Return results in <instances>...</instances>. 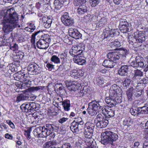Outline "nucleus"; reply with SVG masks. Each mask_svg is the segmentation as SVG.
Listing matches in <instances>:
<instances>
[{
	"instance_id": "nucleus-8",
	"label": "nucleus",
	"mask_w": 148,
	"mask_h": 148,
	"mask_svg": "<svg viewBox=\"0 0 148 148\" xmlns=\"http://www.w3.org/2000/svg\"><path fill=\"white\" fill-rule=\"evenodd\" d=\"M119 35V33L117 29H111L110 31H104L103 35L105 40L110 41L113 39V37Z\"/></svg>"
},
{
	"instance_id": "nucleus-38",
	"label": "nucleus",
	"mask_w": 148,
	"mask_h": 148,
	"mask_svg": "<svg viewBox=\"0 0 148 148\" xmlns=\"http://www.w3.org/2000/svg\"><path fill=\"white\" fill-rule=\"evenodd\" d=\"M147 84H148V77H145L139 81L136 87V88H138L139 86H140V85L141 84L143 86H145V85Z\"/></svg>"
},
{
	"instance_id": "nucleus-61",
	"label": "nucleus",
	"mask_w": 148,
	"mask_h": 148,
	"mask_svg": "<svg viewBox=\"0 0 148 148\" xmlns=\"http://www.w3.org/2000/svg\"><path fill=\"white\" fill-rule=\"evenodd\" d=\"M71 145L69 143H65L63 144L62 147V148H71Z\"/></svg>"
},
{
	"instance_id": "nucleus-43",
	"label": "nucleus",
	"mask_w": 148,
	"mask_h": 148,
	"mask_svg": "<svg viewBox=\"0 0 148 148\" xmlns=\"http://www.w3.org/2000/svg\"><path fill=\"white\" fill-rule=\"evenodd\" d=\"M57 144L56 142L55 141H51L46 143L45 145V147L47 148L53 145H55Z\"/></svg>"
},
{
	"instance_id": "nucleus-51",
	"label": "nucleus",
	"mask_w": 148,
	"mask_h": 148,
	"mask_svg": "<svg viewBox=\"0 0 148 148\" xmlns=\"http://www.w3.org/2000/svg\"><path fill=\"white\" fill-rule=\"evenodd\" d=\"M87 111L88 113L91 115L92 114V102L88 104V107L87 109Z\"/></svg>"
},
{
	"instance_id": "nucleus-13",
	"label": "nucleus",
	"mask_w": 148,
	"mask_h": 148,
	"mask_svg": "<svg viewBox=\"0 0 148 148\" xmlns=\"http://www.w3.org/2000/svg\"><path fill=\"white\" fill-rule=\"evenodd\" d=\"M130 66L127 64H121V66L118 71V74L121 76H124L127 75L129 71Z\"/></svg>"
},
{
	"instance_id": "nucleus-27",
	"label": "nucleus",
	"mask_w": 148,
	"mask_h": 148,
	"mask_svg": "<svg viewBox=\"0 0 148 148\" xmlns=\"http://www.w3.org/2000/svg\"><path fill=\"white\" fill-rule=\"evenodd\" d=\"M131 40H130L129 41H132V42H134L135 43H138V45H137L138 47L141 46L142 43L145 41V39H140L137 38L133 37L131 38Z\"/></svg>"
},
{
	"instance_id": "nucleus-17",
	"label": "nucleus",
	"mask_w": 148,
	"mask_h": 148,
	"mask_svg": "<svg viewBox=\"0 0 148 148\" xmlns=\"http://www.w3.org/2000/svg\"><path fill=\"white\" fill-rule=\"evenodd\" d=\"M120 54L114 51L109 52L107 54L108 58L114 62L119 59L120 57Z\"/></svg>"
},
{
	"instance_id": "nucleus-57",
	"label": "nucleus",
	"mask_w": 148,
	"mask_h": 148,
	"mask_svg": "<svg viewBox=\"0 0 148 148\" xmlns=\"http://www.w3.org/2000/svg\"><path fill=\"white\" fill-rule=\"evenodd\" d=\"M6 122L10 126V127L12 129L15 128V126L14 123L9 120H6Z\"/></svg>"
},
{
	"instance_id": "nucleus-34",
	"label": "nucleus",
	"mask_w": 148,
	"mask_h": 148,
	"mask_svg": "<svg viewBox=\"0 0 148 148\" xmlns=\"http://www.w3.org/2000/svg\"><path fill=\"white\" fill-rule=\"evenodd\" d=\"M138 110L140 114H148V105L146 104L143 106L139 107Z\"/></svg>"
},
{
	"instance_id": "nucleus-30",
	"label": "nucleus",
	"mask_w": 148,
	"mask_h": 148,
	"mask_svg": "<svg viewBox=\"0 0 148 148\" xmlns=\"http://www.w3.org/2000/svg\"><path fill=\"white\" fill-rule=\"evenodd\" d=\"M74 62L80 65H83L86 62L84 59L80 56L79 57L78 56L75 58H74Z\"/></svg>"
},
{
	"instance_id": "nucleus-7",
	"label": "nucleus",
	"mask_w": 148,
	"mask_h": 148,
	"mask_svg": "<svg viewBox=\"0 0 148 148\" xmlns=\"http://www.w3.org/2000/svg\"><path fill=\"white\" fill-rule=\"evenodd\" d=\"M85 47L82 44H79L77 46L73 47L70 50V55L75 58L79 55H80L84 50Z\"/></svg>"
},
{
	"instance_id": "nucleus-64",
	"label": "nucleus",
	"mask_w": 148,
	"mask_h": 148,
	"mask_svg": "<svg viewBox=\"0 0 148 148\" xmlns=\"http://www.w3.org/2000/svg\"><path fill=\"white\" fill-rule=\"evenodd\" d=\"M54 65L49 63H48L46 65V67L49 71H51L54 67Z\"/></svg>"
},
{
	"instance_id": "nucleus-19",
	"label": "nucleus",
	"mask_w": 148,
	"mask_h": 148,
	"mask_svg": "<svg viewBox=\"0 0 148 148\" xmlns=\"http://www.w3.org/2000/svg\"><path fill=\"white\" fill-rule=\"evenodd\" d=\"M29 95L28 92L23 93L18 95L16 98V101L18 103L21 101L26 100L29 99Z\"/></svg>"
},
{
	"instance_id": "nucleus-28",
	"label": "nucleus",
	"mask_w": 148,
	"mask_h": 148,
	"mask_svg": "<svg viewBox=\"0 0 148 148\" xmlns=\"http://www.w3.org/2000/svg\"><path fill=\"white\" fill-rule=\"evenodd\" d=\"M109 45L112 48H114V47H116V48H114V50H116L118 49L117 48L121 46V43L118 39H116L110 42L109 43Z\"/></svg>"
},
{
	"instance_id": "nucleus-18",
	"label": "nucleus",
	"mask_w": 148,
	"mask_h": 148,
	"mask_svg": "<svg viewBox=\"0 0 148 148\" xmlns=\"http://www.w3.org/2000/svg\"><path fill=\"white\" fill-rule=\"evenodd\" d=\"M55 127V126L53 124H46L45 127L43 126L44 129L45 130V134L47 133V134H46L47 137L50 134H54L52 132L53 131Z\"/></svg>"
},
{
	"instance_id": "nucleus-37",
	"label": "nucleus",
	"mask_w": 148,
	"mask_h": 148,
	"mask_svg": "<svg viewBox=\"0 0 148 148\" xmlns=\"http://www.w3.org/2000/svg\"><path fill=\"white\" fill-rule=\"evenodd\" d=\"M87 7L84 5H80L77 9V12L80 14H82L86 12Z\"/></svg>"
},
{
	"instance_id": "nucleus-53",
	"label": "nucleus",
	"mask_w": 148,
	"mask_h": 148,
	"mask_svg": "<svg viewBox=\"0 0 148 148\" xmlns=\"http://www.w3.org/2000/svg\"><path fill=\"white\" fill-rule=\"evenodd\" d=\"M24 134L26 137L27 139L29 140L31 138V136H30V133L31 132V130H25Z\"/></svg>"
},
{
	"instance_id": "nucleus-3",
	"label": "nucleus",
	"mask_w": 148,
	"mask_h": 148,
	"mask_svg": "<svg viewBox=\"0 0 148 148\" xmlns=\"http://www.w3.org/2000/svg\"><path fill=\"white\" fill-rule=\"evenodd\" d=\"M4 13V16L3 19L5 21L17 25L18 27H20V26L18 25V14L15 11L14 8H11L5 10Z\"/></svg>"
},
{
	"instance_id": "nucleus-11",
	"label": "nucleus",
	"mask_w": 148,
	"mask_h": 148,
	"mask_svg": "<svg viewBox=\"0 0 148 148\" xmlns=\"http://www.w3.org/2000/svg\"><path fill=\"white\" fill-rule=\"evenodd\" d=\"M45 130L44 129L43 126H40L37 127L33 131V133L35 136L38 137L44 138L46 137L45 134Z\"/></svg>"
},
{
	"instance_id": "nucleus-54",
	"label": "nucleus",
	"mask_w": 148,
	"mask_h": 148,
	"mask_svg": "<svg viewBox=\"0 0 148 148\" xmlns=\"http://www.w3.org/2000/svg\"><path fill=\"white\" fill-rule=\"evenodd\" d=\"M20 81L22 82L26 81L27 80V77L25 75V74L21 75L19 79Z\"/></svg>"
},
{
	"instance_id": "nucleus-23",
	"label": "nucleus",
	"mask_w": 148,
	"mask_h": 148,
	"mask_svg": "<svg viewBox=\"0 0 148 148\" xmlns=\"http://www.w3.org/2000/svg\"><path fill=\"white\" fill-rule=\"evenodd\" d=\"M79 123L74 121L71 124L70 128L71 130L73 133H77L79 130L78 128V125Z\"/></svg>"
},
{
	"instance_id": "nucleus-9",
	"label": "nucleus",
	"mask_w": 148,
	"mask_h": 148,
	"mask_svg": "<svg viewBox=\"0 0 148 148\" xmlns=\"http://www.w3.org/2000/svg\"><path fill=\"white\" fill-rule=\"evenodd\" d=\"M41 68L36 64L30 63L27 67L28 70L32 75H37L41 73Z\"/></svg>"
},
{
	"instance_id": "nucleus-46",
	"label": "nucleus",
	"mask_w": 148,
	"mask_h": 148,
	"mask_svg": "<svg viewBox=\"0 0 148 148\" xmlns=\"http://www.w3.org/2000/svg\"><path fill=\"white\" fill-rule=\"evenodd\" d=\"M99 73V75L101 74L102 75L106 76L108 75L109 71L105 69H101L98 71L97 73Z\"/></svg>"
},
{
	"instance_id": "nucleus-5",
	"label": "nucleus",
	"mask_w": 148,
	"mask_h": 148,
	"mask_svg": "<svg viewBox=\"0 0 148 148\" xmlns=\"http://www.w3.org/2000/svg\"><path fill=\"white\" fill-rule=\"evenodd\" d=\"M51 40L50 37L49 35L44 34L37 42V46L40 49H46L49 47Z\"/></svg>"
},
{
	"instance_id": "nucleus-44",
	"label": "nucleus",
	"mask_w": 148,
	"mask_h": 148,
	"mask_svg": "<svg viewBox=\"0 0 148 148\" xmlns=\"http://www.w3.org/2000/svg\"><path fill=\"white\" fill-rule=\"evenodd\" d=\"M137 89L135 93L134 94V96L137 97H140L142 95L144 90V88L141 89L140 90H138V88H136Z\"/></svg>"
},
{
	"instance_id": "nucleus-21",
	"label": "nucleus",
	"mask_w": 148,
	"mask_h": 148,
	"mask_svg": "<svg viewBox=\"0 0 148 148\" xmlns=\"http://www.w3.org/2000/svg\"><path fill=\"white\" fill-rule=\"evenodd\" d=\"M116 62L111 60H105L102 63V65L106 68H111L116 65Z\"/></svg>"
},
{
	"instance_id": "nucleus-2",
	"label": "nucleus",
	"mask_w": 148,
	"mask_h": 148,
	"mask_svg": "<svg viewBox=\"0 0 148 148\" xmlns=\"http://www.w3.org/2000/svg\"><path fill=\"white\" fill-rule=\"evenodd\" d=\"M118 138V135L113 132L108 130H105L101 134V143L106 145L108 144H113L114 141H115Z\"/></svg>"
},
{
	"instance_id": "nucleus-62",
	"label": "nucleus",
	"mask_w": 148,
	"mask_h": 148,
	"mask_svg": "<svg viewBox=\"0 0 148 148\" xmlns=\"http://www.w3.org/2000/svg\"><path fill=\"white\" fill-rule=\"evenodd\" d=\"M10 49L14 51L17 50L18 49V46L16 43L14 44V45L11 46Z\"/></svg>"
},
{
	"instance_id": "nucleus-33",
	"label": "nucleus",
	"mask_w": 148,
	"mask_h": 148,
	"mask_svg": "<svg viewBox=\"0 0 148 148\" xmlns=\"http://www.w3.org/2000/svg\"><path fill=\"white\" fill-rule=\"evenodd\" d=\"M82 72H78L75 70H73L70 72V73L69 74L71 77L74 78H79L80 76H82L83 74H82Z\"/></svg>"
},
{
	"instance_id": "nucleus-29",
	"label": "nucleus",
	"mask_w": 148,
	"mask_h": 148,
	"mask_svg": "<svg viewBox=\"0 0 148 148\" xmlns=\"http://www.w3.org/2000/svg\"><path fill=\"white\" fill-rule=\"evenodd\" d=\"M20 108L23 111L26 112H31L29 103L23 104L21 106Z\"/></svg>"
},
{
	"instance_id": "nucleus-40",
	"label": "nucleus",
	"mask_w": 148,
	"mask_h": 148,
	"mask_svg": "<svg viewBox=\"0 0 148 148\" xmlns=\"http://www.w3.org/2000/svg\"><path fill=\"white\" fill-rule=\"evenodd\" d=\"M120 26L119 29L121 32L124 33L130 32V29L131 28V26L129 25H123Z\"/></svg>"
},
{
	"instance_id": "nucleus-32",
	"label": "nucleus",
	"mask_w": 148,
	"mask_h": 148,
	"mask_svg": "<svg viewBox=\"0 0 148 148\" xmlns=\"http://www.w3.org/2000/svg\"><path fill=\"white\" fill-rule=\"evenodd\" d=\"M46 17H42V22L43 25L46 28H48L50 27L51 26V24L52 22V19H50L48 21V23H45L46 22Z\"/></svg>"
},
{
	"instance_id": "nucleus-39",
	"label": "nucleus",
	"mask_w": 148,
	"mask_h": 148,
	"mask_svg": "<svg viewBox=\"0 0 148 148\" xmlns=\"http://www.w3.org/2000/svg\"><path fill=\"white\" fill-rule=\"evenodd\" d=\"M79 85L77 82H73L72 84L69 88V90L71 91H75L79 89Z\"/></svg>"
},
{
	"instance_id": "nucleus-58",
	"label": "nucleus",
	"mask_w": 148,
	"mask_h": 148,
	"mask_svg": "<svg viewBox=\"0 0 148 148\" xmlns=\"http://www.w3.org/2000/svg\"><path fill=\"white\" fill-rule=\"evenodd\" d=\"M67 54L66 53L64 52L60 54H59V56L61 59L64 60L67 57Z\"/></svg>"
},
{
	"instance_id": "nucleus-49",
	"label": "nucleus",
	"mask_w": 148,
	"mask_h": 148,
	"mask_svg": "<svg viewBox=\"0 0 148 148\" xmlns=\"http://www.w3.org/2000/svg\"><path fill=\"white\" fill-rule=\"evenodd\" d=\"M131 80L130 79L126 78L124 80L123 82V86L124 87L127 88L129 86L130 84Z\"/></svg>"
},
{
	"instance_id": "nucleus-16",
	"label": "nucleus",
	"mask_w": 148,
	"mask_h": 148,
	"mask_svg": "<svg viewBox=\"0 0 148 148\" xmlns=\"http://www.w3.org/2000/svg\"><path fill=\"white\" fill-rule=\"evenodd\" d=\"M99 13L98 12H96L94 16H93V18H94L95 19H99L98 21V26L99 27H101L107 23V20L104 17L100 18V16H98Z\"/></svg>"
},
{
	"instance_id": "nucleus-6",
	"label": "nucleus",
	"mask_w": 148,
	"mask_h": 148,
	"mask_svg": "<svg viewBox=\"0 0 148 148\" xmlns=\"http://www.w3.org/2000/svg\"><path fill=\"white\" fill-rule=\"evenodd\" d=\"M108 123V121L106 119H104L101 114L99 113L97 116L96 118L94 120V127L95 125L99 128H102L106 127Z\"/></svg>"
},
{
	"instance_id": "nucleus-41",
	"label": "nucleus",
	"mask_w": 148,
	"mask_h": 148,
	"mask_svg": "<svg viewBox=\"0 0 148 148\" xmlns=\"http://www.w3.org/2000/svg\"><path fill=\"white\" fill-rule=\"evenodd\" d=\"M54 5L55 9L58 10L61 8L62 4L59 0H55L54 2Z\"/></svg>"
},
{
	"instance_id": "nucleus-50",
	"label": "nucleus",
	"mask_w": 148,
	"mask_h": 148,
	"mask_svg": "<svg viewBox=\"0 0 148 148\" xmlns=\"http://www.w3.org/2000/svg\"><path fill=\"white\" fill-rule=\"evenodd\" d=\"M108 111L106 117L110 118L113 117L114 115V110L109 109Z\"/></svg>"
},
{
	"instance_id": "nucleus-14",
	"label": "nucleus",
	"mask_w": 148,
	"mask_h": 148,
	"mask_svg": "<svg viewBox=\"0 0 148 148\" xmlns=\"http://www.w3.org/2000/svg\"><path fill=\"white\" fill-rule=\"evenodd\" d=\"M148 36V28H145L143 30H140L135 33L134 37L145 40V37Z\"/></svg>"
},
{
	"instance_id": "nucleus-36",
	"label": "nucleus",
	"mask_w": 148,
	"mask_h": 148,
	"mask_svg": "<svg viewBox=\"0 0 148 148\" xmlns=\"http://www.w3.org/2000/svg\"><path fill=\"white\" fill-rule=\"evenodd\" d=\"M121 51L120 53H121L120 54V56H121L124 58H126L130 55V51L128 49L125 48H121Z\"/></svg>"
},
{
	"instance_id": "nucleus-12",
	"label": "nucleus",
	"mask_w": 148,
	"mask_h": 148,
	"mask_svg": "<svg viewBox=\"0 0 148 148\" xmlns=\"http://www.w3.org/2000/svg\"><path fill=\"white\" fill-rule=\"evenodd\" d=\"M4 24L3 27V31L5 33H8L12 31L15 27H18L17 25L9 22L5 21L3 20Z\"/></svg>"
},
{
	"instance_id": "nucleus-35",
	"label": "nucleus",
	"mask_w": 148,
	"mask_h": 148,
	"mask_svg": "<svg viewBox=\"0 0 148 148\" xmlns=\"http://www.w3.org/2000/svg\"><path fill=\"white\" fill-rule=\"evenodd\" d=\"M30 112L38 110L39 108V105L34 102L29 103Z\"/></svg>"
},
{
	"instance_id": "nucleus-42",
	"label": "nucleus",
	"mask_w": 148,
	"mask_h": 148,
	"mask_svg": "<svg viewBox=\"0 0 148 148\" xmlns=\"http://www.w3.org/2000/svg\"><path fill=\"white\" fill-rule=\"evenodd\" d=\"M90 130H87L86 132L84 133L85 137L89 139L91 138L92 136V130L90 128Z\"/></svg>"
},
{
	"instance_id": "nucleus-45",
	"label": "nucleus",
	"mask_w": 148,
	"mask_h": 148,
	"mask_svg": "<svg viewBox=\"0 0 148 148\" xmlns=\"http://www.w3.org/2000/svg\"><path fill=\"white\" fill-rule=\"evenodd\" d=\"M51 61L56 64L60 63V60L59 58L55 55L52 56L51 59Z\"/></svg>"
},
{
	"instance_id": "nucleus-31",
	"label": "nucleus",
	"mask_w": 148,
	"mask_h": 148,
	"mask_svg": "<svg viewBox=\"0 0 148 148\" xmlns=\"http://www.w3.org/2000/svg\"><path fill=\"white\" fill-rule=\"evenodd\" d=\"M134 89V88L133 87H131L126 92V94L127 96V99L129 101H131L133 100V91Z\"/></svg>"
},
{
	"instance_id": "nucleus-25",
	"label": "nucleus",
	"mask_w": 148,
	"mask_h": 148,
	"mask_svg": "<svg viewBox=\"0 0 148 148\" xmlns=\"http://www.w3.org/2000/svg\"><path fill=\"white\" fill-rule=\"evenodd\" d=\"M94 81L97 85H100L103 84L104 79L102 76L99 75V73H97L94 78Z\"/></svg>"
},
{
	"instance_id": "nucleus-48",
	"label": "nucleus",
	"mask_w": 148,
	"mask_h": 148,
	"mask_svg": "<svg viewBox=\"0 0 148 148\" xmlns=\"http://www.w3.org/2000/svg\"><path fill=\"white\" fill-rule=\"evenodd\" d=\"M130 112L132 115L135 116L136 115H138L140 114L139 113V111L138 109H136V108H132L130 109Z\"/></svg>"
},
{
	"instance_id": "nucleus-10",
	"label": "nucleus",
	"mask_w": 148,
	"mask_h": 148,
	"mask_svg": "<svg viewBox=\"0 0 148 148\" xmlns=\"http://www.w3.org/2000/svg\"><path fill=\"white\" fill-rule=\"evenodd\" d=\"M61 19L63 24L66 26L72 25L74 23L73 20L69 16L67 12L64 13L62 15Z\"/></svg>"
},
{
	"instance_id": "nucleus-63",
	"label": "nucleus",
	"mask_w": 148,
	"mask_h": 148,
	"mask_svg": "<svg viewBox=\"0 0 148 148\" xmlns=\"http://www.w3.org/2000/svg\"><path fill=\"white\" fill-rule=\"evenodd\" d=\"M68 119L67 118L62 117L58 121L60 123H62L66 121Z\"/></svg>"
},
{
	"instance_id": "nucleus-47",
	"label": "nucleus",
	"mask_w": 148,
	"mask_h": 148,
	"mask_svg": "<svg viewBox=\"0 0 148 148\" xmlns=\"http://www.w3.org/2000/svg\"><path fill=\"white\" fill-rule=\"evenodd\" d=\"M143 103L139 100L136 101L134 102V108H136L137 109H139V107H141Z\"/></svg>"
},
{
	"instance_id": "nucleus-22",
	"label": "nucleus",
	"mask_w": 148,
	"mask_h": 148,
	"mask_svg": "<svg viewBox=\"0 0 148 148\" xmlns=\"http://www.w3.org/2000/svg\"><path fill=\"white\" fill-rule=\"evenodd\" d=\"M134 75L132 78L133 80H135L137 79H140L141 77L143 75V73L140 70L136 69L134 71Z\"/></svg>"
},
{
	"instance_id": "nucleus-4",
	"label": "nucleus",
	"mask_w": 148,
	"mask_h": 148,
	"mask_svg": "<svg viewBox=\"0 0 148 148\" xmlns=\"http://www.w3.org/2000/svg\"><path fill=\"white\" fill-rule=\"evenodd\" d=\"M145 60L140 56H137L130 63V66L135 69L145 67L144 70L145 73L148 71V56L146 57Z\"/></svg>"
},
{
	"instance_id": "nucleus-1",
	"label": "nucleus",
	"mask_w": 148,
	"mask_h": 148,
	"mask_svg": "<svg viewBox=\"0 0 148 148\" xmlns=\"http://www.w3.org/2000/svg\"><path fill=\"white\" fill-rule=\"evenodd\" d=\"M109 93V96L106 97L105 99L108 107H113L121 102L122 92L120 88L116 84H114L111 86Z\"/></svg>"
},
{
	"instance_id": "nucleus-55",
	"label": "nucleus",
	"mask_w": 148,
	"mask_h": 148,
	"mask_svg": "<svg viewBox=\"0 0 148 148\" xmlns=\"http://www.w3.org/2000/svg\"><path fill=\"white\" fill-rule=\"evenodd\" d=\"M108 109H109V108L105 107H103L101 108L102 113L106 116L107 115L108 112Z\"/></svg>"
},
{
	"instance_id": "nucleus-26",
	"label": "nucleus",
	"mask_w": 148,
	"mask_h": 148,
	"mask_svg": "<svg viewBox=\"0 0 148 148\" xmlns=\"http://www.w3.org/2000/svg\"><path fill=\"white\" fill-rule=\"evenodd\" d=\"M132 121L130 119L128 118H126L123 121V125L125 126H127V129L130 130L132 128Z\"/></svg>"
},
{
	"instance_id": "nucleus-59",
	"label": "nucleus",
	"mask_w": 148,
	"mask_h": 148,
	"mask_svg": "<svg viewBox=\"0 0 148 148\" xmlns=\"http://www.w3.org/2000/svg\"><path fill=\"white\" fill-rule=\"evenodd\" d=\"M4 1L7 3H10L12 4H14L17 3L18 0H3Z\"/></svg>"
},
{
	"instance_id": "nucleus-20",
	"label": "nucleus",
	"mask_w": 148,
	"mask_h": 148,
	"mask_svg": "<svg viewBox=\"0 0 148 148\" xmlns=\"http://www.w3.org/2000/svg\"><path fill=\"white\" fill-rule=\"evenodd\" d=\"M98 101H96V100L93 101V116L99 113L101 107Z\"/></svg>"
},
{
	"instance_id": "nucleus-56",
	"label": "nucleus",
	"mask_w": 148,
	"mask_h": 148,
	"mask_svg": "<svg viewBox=\"0 0 148 148\" xmlns=\"http://www.w3.org/2000/svg\"><path fill=\"white\" fill-rule=\"evenodd\" d=\"M40 32V31L38 32H35L33 34L32 36V39L31 40V42L33 43H34L35 42V36L37 35L38 33Z\"/></svg>"
},
{
	"instance_id": "nucleus-15",
	"label": "nucleus",
	"mask_w": 148,
	"mask_h": 148,
	"mask_svg": "<svg viewBox=\"0 0 148 148\" xmlns=\"http://www.w3.org/2000/svg\"><path fill=\"white\" fill-rule=\"evenodd\" d=\"M69 33L70 36L76 39L81 38L82 36V34L76 29L72 28L69 29Z\"/></svg>"
},
{
	"instance_id": "nucleus-60",
	"label": "nucleus",
	"mask_w": 148,
	"mask_h": 148,
	"mask_svg": "<svg viewBox=\"0 0 148 148\" xmlns=\"http://www.w3.org/2000/svg\"><path fill=\"white\" fill-rule=\"evenodd\" d=\"M73 82H72L71 81H65V83L66 86L69 89V88L71 86Z\"/></svg>"
},
{
	"instance_id": "nucleus-24",
	"label": "nucleus",
	"mask_w": 148,
	"mask_h": 148,
	"mask_svg": "<svg viewBox=\"0 0 148 148\" xmlns=\"http://www.w3.org/2000/svg\"><path fill=\"white\" fill-rule=\"evenodd\" d=\"M62 105L64 110L65 111H68L70 109L71 104L70 101L68 99L62 101Z\"/></svg>"
},
{
	"instance_id": "nucleus-52",
	"label": "nucleus",
	"mask_w": 148,
	"mask_h": 148,
	"mask_svg": "<svg viewBox=\"0 0 148 148\" xmlns=\"http://www.w3.org/2000/svg\"><path fill=\"white\" fill-rule=\"evenodd\" d=\"M35 29V26L34 25L32 26H29L28 27H26L25 28V29L27 31L31 33L33 32Z\"/></svg>"
}]
</instances>
